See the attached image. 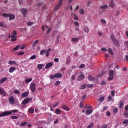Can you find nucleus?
Here are the masks:
<instances>
[{"label":"nucleus","instance_id":"obj_35","mask_svg":"<svg viewBox=\"0 0 128 128\" xmlns=\"http://www.w3.org/2000/svg\"><path fill=\"white\" fill-rule=\"evenodd\" d=\"M37 68L38 70H42V64H38V66H37Z\"/></svg>","mask_w":128,"mask_h":128},{"label":"nucleus","instance_id":"obj_7","mask_svg":"<svg viewBox=\"0 0 128 128\" xmlns=\"http://www.w3.org/2000/svg\"><path fill=\"white\" fill-rule=\"evenodd\" d=\"M0 94L3 96H6V92L4 90V89L0 88Z\"/></svg>","mask_w":128,"mask_h":128},{"label":"nucleus","instance_id":"obj_29","mask_svg":"<svg viewBox=\"0 0 128 128\" xmlns=\"http://www.w3.org/2000/svg\"><path fill=\"white\" fill-rule=\"evenodd\" d=\"M124 108V102L120 101V102L119 108Z\"/></svg>","mask_w":128,"mask_h":128},{"label":"nucleus","instance_id":"obj_19","mask_svg":"<svg viewBox=\"0 0 128 128\" xmlns=\"http://www.w3.org/2000/svg\"><path fill=\"white\" fill-rule=\"evenodd\" d=\"M28 112L30 114H34V107H30L28 108Z\"/></svg>","mask_w":128,"mask_h":128},{"label":"nucleus","instance_id":"obj_50","mask_svg":"<svg viewBox=\"0 0 128 128\" xmlns=\"http://www.w3.org/2000/svg\"><path fill=\"white\" fill-rule=\"evenodd\" d=\"M27 24L28 26H32V24H34V22H28Z\"/></svg>","mask_w":128,"mask_h":128},{"label":"nucleus","instance_id":"obj_62","mask_svg":"<svg viewBox=\"0 0 128 128\" xmlns=\"http://www.w3.org/2000/svg\"><path fill=\"white\" fill-rule=\"evenodd\" d=\"M88 88H94V84H89L87 85Z\"/></svg>","mask_w":128,"mask_h":128},{"label":"nucleus","instance_id":"obj_63","mask_svg":"<svg viewBox=\"0 0 128 128\" xmlns=\"http://www.w3.org/2000/svg\"><path fill=\"white\" fill-rule=\"evenodd\" d=\"M84 32H90V30H88V28H84Z\"/></svg>","mask_w":128,"mask_h":128},{"label":"nucleus","instance_id":"obj_43","mask_svg":"<svg viewBox=\"0 0 128 128\" xmlns=\"http://www.w3.org/2000/svg\"><path fill=\"white\" fill-rule=\"evenodd\" d=\"M26 44H24L20 46V50H24V48H26Z\"/></svg>","mask_w":128,"mask_h":128},{"label":"nucleus","instance_id":"obj_41","mask_svg":"<svg viewBox=\"0 0 128 128\" xmlns=\"http://www.w3.org/2000/svg\"><path fill=\"white\" fill-rule=\"evenodd\" d=\"M78 40H80V39H78V38H72V41L74 42H78Z\"/></svg>","mask_w":128,"mask_h":128},{"label":"nucleus","instance_id":"obj_56","mask_svg":"<svg viewBox=\"0 0 128 128\" xmlns=\"http://www.w3.org/2000/svg\"><path fill=\"white\" fill-rule=\"evenodd\" d=\"M26 122H24L20 124V126H26Z\"/></svg>","mask_w":128,"mask_h":128},{"label":"nucleus","instance_id":"obj_39","mask_svg":"<svg viewBox=\"0 0 128 128\" xmlns=\"http://www.w3.org/2000/svg\"><path fill=\"white\" fill-rule=\"evenodd\" d=\"M20 30L22 32H26V28H20Z\"/></svg>","mask_w":128,"mask_h":128},{"label":"nucleus","instance_id":"obj_2","mask_svg":"<svg viewBox=\"0 0 128 128\" xmlns=\"http://www.w3.org/2000/svg\"><path fill=\"white\" fill-rule=\"evenodd\" d=\"M2 16L4 18H10L9 20H12L16 18V16L14 14H4Z\"/></svg>","mask_w":128,"mask_h":128},{"label":"nucleus","instance_id":"obj_48","mask_svg":"<svg viewBox=\"0 0 128 128\" xmlns=\"http://www.w3.org/2000/svg\"><path fill=\"white\" fill-rule=\"evenodd\" d=\"M50 32H52V28H48V30H47L46 34H50Z\"/></svg>","mask_w":128,"mask_h":128},{"label":"nucleus","instance_id":"obj_49","mask_svg":"<svg viewBox=\"0 0 128 128\" xmlns=\"http://www.w3.org/2000/svg\"><path fill=\"white\" fill-rule=\"evenodd\" d=\"M50 78L51 80H54V78H56V74H54V75H50Z\"/></svg>","mask_w":128,"mask_h":128},{"label":"nucleus","instance_id":"obj_8","mask_svg":"<svg viewBox=\"0 0 128 128\" xmlns=\"http://www.w3.org/2000/svg\"><path fill=\"white\" fill-rule=\"evenodd\" d=\"M21 12L22 14L23 15V16L26 17V14L28 13V10L26 8H21Z\"/></svg>","mask_w":128,"mask_h":128},{"label":"nucleus","instance_id":"obj_23","mask_svg":"<svg viewBox=\"0 0 128 128\" xmlns=\"http://www.w3.org/2000/svg\"><path fill=\"white\" fill-rule=\"evenodd\" d=\"M46 53V50H42L40 52V56H44Z\"/></svg>","mask_w":128,"mask_h":128},{"label":"nucleus","instance_id":"obj_46","mask_svg":"<svg viewBox=\"0 0 128 128\" xmlns=\"http://www.w3.org/2000/svg\"><path fill=\"white\" fill-rule=\"evenodd\" d=\"M20 48V45H18L17 46H16L14 48V50H18V48Z\"/></svg>","mask_w":128,"mask_h":128},{"label":"nucleus","instance_id":"obj_55","mask_svg":"<svg viewBox=\"0 0 128 128\" xmlns=\"http://www.w3.org/2000/svg\"><path fill=\"white\" fill-rule=\"evenodd\" d=\"M100 22L102 24H106V21L104 19H101Z\"/></svg>","mask_w":128,"mask_h":128},{"label":"nucleus","instance_id":"obj_6","mask_svg":"<svg viewBox=\"0 0 128 128\" xmlns=\"http://www.w3.org/2000/svg\"><path fill=\"white\" fill-rule=\"evenodd\" d=\"M8 102L10 104H14V98L12 96H10L9 97Z\"/></svg>","mask_w":128,"mask_h":128},{"label":"nucleus","instance_id":"obj_1","mask_svg":"<svg viewBox=\"0 0 128 128\" xmlns=\"http://www.w3.org/2000/svg\"><path fill=\"white\" fill-rule=\"evenodd\" d=\"M36 84L34 82H31L30 84V88L32 92H34L36 90Z\"/></svg>","mask_w":128,"mask_h":128},{"label":"nucleus","instance_id":"obj_27","mask_svg":"<svg viewBox=\"0 0 128 128\" xmlns=\"http://www.w3.org/2000/svg\"><path fill=\"white\" fill-rule=\"evenodd\" d=\"M110 8H114V0H111L110 3L109 4Z\"/></svg>","mask_w":128,"mask_h":128},{"label":"nucleus","instance_id":"obj_4","mask_svg":"<svg viewBox=\"0 0 128 128\" xmlns=\"http://www.w3.org/2000/svg\"><path fill=\"white\" fill-rule=\"evenodd\" d=\"M32 100V98H26L22 102V104H28Z\"/></svg>","mask_w":128,"mask_h":128},{"label":"nucleus","instance_id":"obj_60","mask_svg":"<svg viewBox=\"0 0 128 128\" xmlns=\"http://www.w3.org/2000/svg\"><path fill=\"white\" fill-rule=\"evenodd\" d=\"M80 108H84V102H80Z\"/></svg>","mask_w":128,"mask_h":128},{"label":"nucleus","instance_id":"obj_36","mask_svg":"<svg viewBox=\"0 0 128 128\" xmlns=\"http://www.w3.org/2000/svg\"><path fill=\"white\" fill-rule=\"evenodd\" d=\"M104 96H102L99 98V102H104Z\"/></svg>","mask_w":128,"mask_h":128},{"label":"nucleus","instance_id":"obj_64","mask_svg":"<svg viewBox=\"0 0 128 128\" xmlns=\"http://www.w3.org/2000/svg\"><path fill=\"white\" fill-rule=\"evenodd\" d=\"M84 110H86L87 108H90V106H88V105H86L84 107Z\"/></svg>","mask_w":128,"mask_h":128},{"label":"nucleus","instance_id":"obj_33","mask_svg":"<svg viewBox=\"0 0 128 128\" xmlns=\"http://www.w3.org/2000/svg\"><path fill=\"white\" fill-rule=\"evenodd\" d=\"M14 93L15 94H20V90H14Z\"/></svg>","mask_w":128,"mask_h":128},{"label":"nucleus","instance_id":"obj_22","mask_svg":"<svg viewBox=\"0 0 128 128\" xmlns=\"http://www.w3.org/2000/svg\"><path fill=\"white\" fill-rule=\"evenodd\" d=\"M38 44V40H34L32 44V48H34V46H36V44Z\"/></svg>","mask_w":128,"mask_h":128},{"label":"nucleus","instance_id":"obj_37","mask_svg":"<svg viewBox=\"0 0 128 128\" xmlns=\"http://www.w3.org/2000/svg\"><path fill=\"white\" fill-rule=\"evenodd\" d=\"M124 118H128V111H125L124 112Z\"/></svg>","mask_w":128,"mask_h":128},{"label":"nucleus","instance_id":"obj_12","mask_svg":"<svg viewBox=\"0 0 128 128\" xmlns=\"http://www.w3.org/2000/svg\"><path fill=\"white\" fill-rule=\"evenodd\" d=\"M56 78H62V74L61 73L58 72L55 74Z\"/></svg>","mask_w":128,"mask_h":128},{"label":"nucleus","instance_id":"obj_26","mask_svg":"<svg viewBox=\"0 0 128 128\" xmlns=\"http://www.w3.org/2000/svg\"><path fill=\"white\" fill-rule=\"evenodd\" d=\"M86 112L87 114H88V116H90V114L92 113V110H86Z\"/></svg>","mask_w":128,"mask_h":128},{"label":"nucleus","instance_id":"obj_34","mask_svg":"<svg viewBox=\"0 0 128 128\" xmlns=\"http://www.w3.org/2000/svg\"><path fill=\"white\" fill-rule=\"evenodd\" d=\"M0 26L1 28H8V26H6L4 22H0Z\"/></svg>","mask_w":128,"mask_h":128},{"label":"nucleus","instance_id":"obj_14","mask_svg":"<svg viewBox=\"0 0 128 128\" xmlns=\"http://www.w3.org/2000/svg\"><path fill=\"white\" fill-rule=\"evenodd\" d=\"M58 104H60V102H54V104H52V108H56L57 106H58Z\"/></svg>","mask_w":128,"mask_h":128},{"label":"nucleus","instance_id":"obj_31","mask_svg":"<svg viewBox=\"0 0 128 128\" xmlns=\"http://www.w3.org/2000/svg\"><path fill=\"white\" fill-rule=\"evenodd\" d=\"M62 112L60 111V109H56L55 110V114H60Z\"/></svg>","mask_w":128,"mask_h":128},{"label":"nucleus","instance_id":"obj_10","mask_svg":"<svg viewBox=\"0 0 128 128\" xmlns=\"http://www.w3.org/2000/svg\"><path fill=\"white\" fill-rule=\"evenodd\" d=\"M84 78V76L83 74H82L77 77V80H78V82H80V80H82Z\"/></svg>","mask_w":128,"mask_h":128},{"label":"nucleus","instance_id":"obj_21","mask_svg":"<svg viewBox=\"0 0 128 128\" xmlns=\"http://www.w3.org/2000/svg\"><path fill=\"white\" fill-rule=\"evenodd\" d=\"M11 42H16V36H11Z\"/></svg>","mask_w":128,"mask_h":128},{"label":"nucleus","instance_id":"obj_44","mask_svg":"<svg viewBox=\"0 0 128 128\" xmlns=\"http://www.w3.org/2000/svg\"><path fill=\"white\" fill-rule=\"evenodd\" d=\"M92 126H94V123L91 122L88 126V128H92Z\"/></svg>","mask_w":128,"mask_h":128},{"label":"nucleus","instance_id":"obj_38","mask_svg":"<svg viewBox=\"0 0 128 128\" xmlns=\"http://www.w3.org/2000/svg\"><path fill=\"white\" fill-rule=\"evenodd\" d=\"M114 72L112 70H110L109 72V75L110 76H114Z\"/></svg>","mask_w":128,"mask_h":128},{"label":"nucleus","instance_id":"obj_51","mask_svg":"<svg viewBox=\"0 0 128 128\" xmlns=\"http://www.w3.org/2000/svg\"><path fill=\"white\" fill-rule=\"evenodd\" d=\"M30 58L31 60H36V55H33V56H32Z\"/></svg>","mask_w":128,"mask_h":128},{"label":"nucleus","instance_id":"obj_59","mask_svg":"<svg viewBox=\"0 0 128 128\" xmlns=\"http://www.w3.org/2000/svg\"><path fill=\"white\" fill-rule=\"evenodd\" d=\"M84 66H86V65H84V64H82L81 65H80L79 68H84Z\"/></svg>","mask_w":128,"mask_h":128},{"label":"nucleus","instance_id":"obj_42","mask_svg":"<svg viewBox=\"0 0 128 128\" xmlns=\"http://www.w3.org/2000/svg\"><path fill=\"white\" fill-rule=\"evenodd\" d=\"M112 42H114L115 44H118V40L117 39L115 38L114 40H112Z\"/></svg>","mask_w":128,"mask_h":128},{"label":"nucleus","instance_id":"obj_32","mask_svg":"<svg viewBox=\"0 0 128 128\" xmlns=\"http://www.w3.org/2000/svg\"><path fill=\"white\" fill-rule=\"evenodd\" d=\"M108 52L110 54H112V56L114 55V51H112V49L111 48L108 49Z\"/></svg>","mask_w":128,"mask_h":128},{"label":"nucleus","instance_id":"obj_13","mask_svg":"<svg viewBox=\"0 0 128 128\" xmlns=\"http://www.w3.org/2000/svg\"><path fill=\"white\" fill-rule=\"evenodd\" d=\"M8 64H10V65H12V66H14L15 65V66H18V64H16V62L14 61V60H10L8 62Z\"/></svg>","mask_w":128,"mask_h":128},{"label":"nucleus","instance_id":"obj_5","mask_svg":"<svg viewBox=\"0 0 128 128\" xmlns=\"http://www.w3.org/2000/svg\"><path fill=\"white\" fill-rule=\"evenodd\" d=\"M0 118H4V116H6L10 115V114H8V111H4L0 112Z\"/></svg>","mask_w":128,"mask_h":128},{"label":"nucleus","instance_id":"obj_16","mask_svg":"<svg viewBox=\"0 0 128 128\" xmlns=\"http://www.w3.org/2000/svg\"><path fill=\"white\" fill-rule=\"evenodd\" d=\"M8 80V78L6 77H3L1 79H0V84H4L6 80Z\"/></svg>","mask_w":128,"mask_h":128},{"label":"nucleus","instance_id":"obj_61","mask_svg":"<svg viewBox=\"0 0 128 128\" xmlns=\"http://www.w3.org/2000/svg\"><path fill=\"white\" fill-rule=\"evenodd\" d=\"M74 24L76 26H80V24H78V22H74Z\"/></svg>","mask_w":128,"mask_h":128},{"label":"nucleus","instance_id":"obj_20","mask_svg":"<svg viewBox=\"0 0 128 128\" xmlns=\"http://www.w3.org/2000/svg\"><path fill=\"white\" fill-rule=\"evenodd\" d=\"M21 96L22 98H26V96H28V92H22Z\"/></svg>","mask_w":128,"mask_h":128},{"label":"nucleus","instance_id":"obj_54","mask_svg":"<svg viewBox=\"0 0 128 128\" xmlns=\"http://www.w3.org/2000/svg\"><path fill=\"white\" fill-rule=\"evenodd\" d=\"M12 34L13 36H16V34H18V33L16 32V30H14L13 32H12Z\"/></svg>","mask_w":128,"mask_h":128},{"label":"nucleus","instance_id":"obj_52","mask_svg":"<svg viewBox=\"0 0 128 128\" xmlns=\"http://www.w3.org/2000/svg\"><path fill=\"white\" fill-rule=\"evenodd\" d=\"M110 38L112 41L113 40H114V39H116V38H114V34H111L110 36Z\"/></svg>","mask_w":128,"mask_h":128},{"label":"nucleus","instance_id":"obj_45","mask_svg":"<svg viewBox=\"0 0 128 128\" xmlns=\"http://www.w3.org/2000/svg\"><path fill=\"white\" fill-rule=\"evenodd\" d=\"M118 112V108H115L113 110V114H116V112Z\"/></svg>","mask_w":128,"mask_h":128},{"label":"nucleus","instance_id":"obj_58","mask_svg":"<svg viewBox=\"0 0 128 128\" xmlns=\"http://www.w3.org/2000/svg\"><path fill=\"white\" fill-rule=\"evenodd\" d=\"M18 118V117L16 116H11V118H12V120H17Z\"/></svg>","mask_w":128,"mask_h":128},{"label":"nucleus","instance_id":"obj_15","mask_svg":"<svg viewBox=\"0 0 128 128\" xmlns=\"http://www.w3.org/2000/svg\"><path fill=\"white\" fill-rule=\"evenodd\" d=\"M71 14L72 16V18L74 20H78V17L76 14L72 13Z\"/></svg>","mask_w":128,"mask_h":128},{"label":"nucleus","instance_id":"obj_24","mask_svg":"<svg viewBox=\"0 0 128 128\" xmlns=\"http://www.w3.org/2000/svg\"><path fill=\"white\" fill-rule=\"evenodd\" d=\"M88 78V80H90V82H92L96 80V78H93L92 76H90Z\"/></svg>","mask_w":128,"mask_h":128},{"label":"nucleus","instance_id":"obj_11","mask_svg":"<svg viewBox=\"0 0 128 128\" xmlns=\"http://www.w3.org/2000/svg\"><path fill=\"white\" fill-rule=\"evenodd\" d=\"M62 110H66L67 112H69V110H70V108H68V106L66 104H64L62 106Z\"/></svg>","mask_w":128,"mask_h":128},{"label":"nucleus","instance_id":"obj_9","mask_svg":"<svg viewBox=\"0 0 128 128\" xmlns=\"http://www.w3.org/2000/svg\"><path fill=\"white\" fill-rule=\"evenodd\" d=\"M54 66V62H52L48 63L45 66V68L46 70H48L50 68V66Z\"/></svg>","mask_w":128,"mask_h":128},{"label":"nucleus","instance_id":"obj_30","mask_svg":"<svg viewBox=\"0 0 128 128\" xmlns=\"http://www.w3.org/2000/svg\"><path fill=\"white\" fill-rule=\"evenodd\" d=\"M32 78H30L29 79H26L25 80V82L26 84H29L30 82H32Z\"/></svg>","mask_w":128,"mask_h":128},{"label":"nucleus","instance_id":"obj_25","mask_svg":"<svg viewBox=\"0 0 128 128\" xmlns=\"http://www.w3.org/2000/svg\"><path fill=\"white\" fill-rule=\"evenodd\" d=\"M108 8V5H104L100 6V10H106Z\"/></svg>","mask_w":128,"mask_h":128},{"label":"nucleus","instance_id":"obj_18","mask_svg":"<svg viewBox=\"0 0 128 128\" xmlns=\"http://www.w3.org/2000/svg\"><path fill=\"white\" fill-rule=\"evenodd\" d=\"M16 67H10L9 68V72H10V74H12V72H14V70H16Z\"/></svg>","mask_w":128,"mask_h":128},{"label":"nucleus","instance_id":"obj_40","mask_svg":"<svg viewBox=\"0 0 128 128\" xmlns=\"http://www.w3.org/2000/svg\"><path fill=\"white\" fill-rule=\"evenodd\" d=\"M80 14H84V10L82 8L80 10Z\"/></svg>","mask_w":128,"mask_h":128},{"label":"nucleus","instance_id":"obj_53","mask_svg":"<svg viewBox=\"0 0 128 128\" xmlns=\"http://www.w3.org/2000/svg\"><path fill=\"white\" fill-rule=\"evenodd\" d=\"M106 84V81L104 80H102L100 82V84L101 86H104V84Z\"/></svg>","mask_w":128,"mask_h":128},{"label":"nucleus","instance_id":"obj_3","mask_svg":"<svg viewBox=\"0 0 128 128\" xmlns=\"http://www.w3.org/2000/svg\"><path fill=\"white\" fill-rule=\"evenodd\" d=\"M62 0H60L58 4L56 5V6L54 7V11L56 12V10H58L60 8V7L62 6Z\"/></svg>","mask_w":128,"mask_h":128},{"label":"nucleus","instance_id":"obj_17","mask_svg":"<svg viewBox=\"0 0 128 128\" xmlns=\"http://www.w3.org/2000/svg\"><path fill=\"white\" fill-rule=\"evenodd\" d=\"M8 112L9 114H16V112H18V110H8Z\"/></svg>","mask_w":128,"mask_h":128},{"label":"nucleus","instance_id":"obj_57","mask_svg":"<svg viewBox=\"0 0 128 128\" xmlns=\"http://www.w3.org/2000/svg\"><path fill=\"white\" fill-rule=\"evenodd\" d=\"M124 44L126 46H127V48H128V40L124 41Z\"/></svg>","mask_w":128,"mask_h":128},{"label":"nucleus","instance_id":"obj_47","mask_svg":"<svg viewBox=\"0 0 128 128\" xmlns=\"http://www.w3.org/2000/svg\"><path fill=\"white\" fill-rule=\"evenodd\" d=\"M114 80V76L110 75V76L108 78V80Z\"/></svg>","mask_w":128,"mask_h":128},{"label":"nucleus","instance_id":"obj_28","mask_svg":"<svg viewBox=\"0 0 128 128\" xmlns=\"http://www.w3.org/2000/svg\"><path fill=\"white\" fill-rule=\"evenodd\" d=\"M86 86V84H82L81 86H80V90H84Z\"/></svg>","mask_w":128,"mask_h":128}]
</instances>
